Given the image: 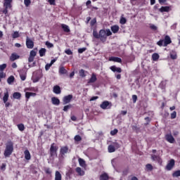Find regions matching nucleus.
I'll list each match as a JSON object with an SVG mask.
<instances>
[{
  "instance_id": "nucleus-1",
  "label": "nucleus",
  "mask_w": 180,
  "mask_h": 180,
  "mask_svg": "<svg viewBox=\"0 0 180 180\" xmlns=\"http://www.w3.org/2000/svg\"><path fill=\"white\" fill-rule=\"evenodd\" d=\"M13 153V143L12 141H8L6 145V149L4 150V155L6 158H8L12 155Z\"/></svg>"
},
{
  "instance_id": "nucleus-2",
  "label": "nucleus",
  "mask_w": 180,
  "mask_h": 180,
  "mask_svg": "<svg viewBox=\"0 0 180 180\" xmlns=\"http://www.w3.org/2000/svg\"><path fill=\"white\" fill-rule=\"evenodd\" d=\"M99 36H100V40H101V41H105L108 36H112V32L109 29L106 30H101L99 32Z\"/></svg>"
},
{
  "instance_id": "nucleus-3",
  "label": "nucleus",
  "mask_w": 180,
  "mask_h": 180,
  "mask_svg": "<svg viewBox=\"0 0 180 180\" xmlns=\"http://www.w3.org/2000/svg\"><path fill=\"white\" fill-rule=\"evenodd\" d=\"M174 167H175V160L174 159H172L168 162L165 169H167V171H171L172 168H174Z\"/></svg>"
},
{
  "instance_id": "nucleus-4",
  "label": "nucleus",
  "mask_w": 180,
  "mask_h": 180,
  "mask_svg": "<svg viewBox=\"0 0 180 180\" xmlns=\"http://www.w3.org/2000/svg\"><path fill=\"white\" fill-rule=\"evenodd\" d=\"M27 49H33L34 47V42L29 37L26 38Z\"/></svg>"
},
{
  "instance_id": "nucleus-5",
  "label": "nucleus",
  "mask_w": 180,
  "mask_h": 180,
  "mask_svg": "<svg viewBox=\"0 0 180 180\" xmlns=\"http://www.w3.org/2000/svg\"><path fill=\"white\" fill-rule=\"evenodd\" d=\"M57 150H58V148L56 146H54V143H52L50 148V154L51 157L57 155Z\"/></svg>"
},
{
  "instance_id": "nucleus-6",
  "label": "nucleus",
  "mask_w": 180,
  "mask_h": 180,
  "mask_svg": "<svg viewBox=\"0 0 180 180\" xmlns=\"http://www.w3.org/2000/svg\"><path fill=\"white\" fill-rule=\"evenodd\" d=\"M111 107H112V103H110V102L109 101H103L100 105V108L104 110L110 109Z\"/></svg>"
},
{
  "instance_id": "nucleus-7",
  "label": "nucleus",
  "mask_w": 180,
  "mask_h": 180,
  "mask_svg": "<svg viewBox=\"0 0 180 180\" xmlns=\"http://www.w3.org/2000/svg\"><path fill=\"white\" fill-rule=\"evenodd\" d=\"M165 139L167 140V141H168V143H170L171 144H174V143H175V139L174 138V136H172V134H166Z\"/></svg>"
},
{
  "instance_id": "nucleus-8",
  "label": "nucleus",
  "mask_w": 180,
  "mask_h": 180,
  "mask_svg": "<svg viewBox=\"0 0 180 180\" xmlns=\"http://www.w3.org/2000/svg\"><path fill=\"white\" fill-rule=\"evenodd\" d=\"M163 41H164L163 47H167L168 44H171V43H172V41H171V37H169V36L168 35H166L165 37V39H163Z\"/></svg>"
},
{
  "instance_id": "nucleus-9",
  "label": "nucleus",
  "mask_w": 180,
  "mask_h": 180,
  "mask_svg": "<svg viewBox=\"0 0 180 180\" xmlns=\"http://www.w3.org/2000/svg\"><path fill=\"white\" fill-rule=\"evenodd\" d=\"M71 99H72V95L69 94L65 96L63 98V105H67V103H70L71 102Z\"/></svg>"
},
{
  "instance_id": "nucleus-10",
  "label": "nucleus",
  "mask_w": 180,
  "mask_h": 180,
  "mask_svg": "<svg viewBox=\"0 0 180 180\" xmlns=\"http://www.w3.org/2000/svg\"><path fill=\"white\" fill-rule=\"evenodd\" d=\"M12 1L13 0H4V6L6 9H11L12 8Z\"/></svg>"
},
{
  "instance_id": "nucleus-11",
  "label": "nucleus",
  "mask_w": 180,
  "mask_h": 180,
  "mask_svg": "<svg viewBox=\"0 0 180 180\" xmlns=\"http://www.w3.org/2000/svg\"><path fill=\"white\" fill-rule=\"evenodd\" d=\"M19 58H20V56L16 53H13L10 56V61H15V60H19Z\"/></svg>"
},
{
  "instance_id": "nucleus-12",
  "label": "nucleus",
  "mask_w": 180,
  "mask_h": 180,
  "mask_svg": "<svg viewBox=\"0 0 180 180\" xmlns=\"http://www.w3.org/2000/svg\"><path fill=\"white\" fill-rule=\"evenodd\" d=\"M53 92L56 95H60V94H61V87H60V86L58 85L54 86L53 89Z\"/></svg>"
},
{
  "instance_id": "nucleus-13",
  "label": "nucleus",
  "mask_w": 180,
  "mask_h": 180,
  "mask_svg": "<svg viewBox=\"0 0 180 180\" xmlns=\"http://www.w3.org/2000/svg\"><path fill=\"white\" fill-rule=\"evenodd\" d=\"M51 103L53 105H55V106H58V105H60V99H58L57 97H52Z\"/></svg>"
},
{
  "instance_id": "nucleus-14",
  "label": "nucleus",
  "mask_w": 180,
  "mask_h": 180,
  "mask_svg": "<svg viewBox=\"0 0 180 180\" xmlns=\"http://www.w3.org/2000/svg\"><path fill=\"white\" fill-rule=\"evenodd\" d=\"M110 70H111V71H112V72H122V68H117L115 65H112L110 68Z\"/></svg>"
},
{
  "instance_id": "nucleus-15",
  "label": "nucleus",
  "mask_w": 180,
  "mask_h": 180,
  "mask_svg": "<svg viewBox=\"0 0 180 180\" xmlns=\"http://www.w3.org/2000/svg\"><path fill=\"white\" fill-rule=\"evenodd\" d=\"M68 151H69L68 147L63 146L60 148V153L61 155H65V154H67V153H68Z\"/></svg>"
},
{
  "instance_id": "nucleus-16",
  "label": "nucleus",
  "mask_w": 180,
  "mask_h": 180,
  "mask_svg": "<svg viewBox=\"0 0 180 180\" xmlns=\"http://www.w3.org/2000/svg\"><path fill=\"white\" fill-rule=\"evenodd\" d=\"M24 155L25 160H27V161H29L32 158V155H30V152H29V150H25L24 151Z\"/></svg>"
},
{
  "instance_id": "nucleus-17",
  "label": "nucleus",
  "mask_w": 180,
  "mask_h": 180,
  "mask_svg": "<svg viewBox=\"0 0 180 180\" xmlns=\"http://www.w3.org/2000/svg\"><path fill=\"white\" fill-rule=\"evenodd\" d=\"M96 79H97L96 75H95V73H93L91 75V77L89 80L88 83L89 84H94V82H96Z\"/></svg>"
},
{
  "instance_id": "nucleus-18",
  "label": "nucleus",
  "mask_w": 180,
  "mask_h": 180,
  "mask_svg": "<svg viewBox=\"0 0 180 180\" xmlns=\"http://www.w3.org/2000/svg\"><path fill=\"white\" fill-rule=\"evenodd\" d=\"M109 61H114V63H122V58L118 57H110Z\"/></svg>"
},
{
  "instance_id": "nucleus-19",
  "label": "nucleus",
  "mask_w": 180,
  "mask_h": 180,
  "mask_svg": "<svg viewBox=\"0 0 180 180\" xmlns=\"http://www.w3.org/2000/svg\"><path fill=\"white\" fill-rule=\"evenodd\" d=\"M76 172L80 176H84L85 175V172L81 169V167H77L76 168Z\"/></svg>"
},
{
  "instance_id": "nucleus-20",
  "label": "nucleus",
  "mask_w": 180,
  "mask_h": 180,
  "mask_svg": "<svg viewBox=\"0 0 180 180\" xmlns=\"http://www.w3.org/2000/svg\"><path fill=\"white\" fill-rule=\"evenodd\" d=\"M8 99H9V92H8V91H6L4 93V96L3 97L4 103H6V102H8Z\"/></svg>"
},
{
  "instance_id": "nucleus-21",
  "label": "nucleus",
  "mask_w": 180,
  "mask_h": 180,
  "mask_svg": "<svg viewBox=\"0 0 180 180\" xmlns=\"http://www.w3.org/2000/svg\"><path fill=\"white\" fill-rule=\"evenodd\" d=\"M63 179V176H61V173H60V172L56 171L55 172V180H62Z\"/></svg>"
},
{
  "instance_id": "nucleus-22",
  "label": "nucleus",
  "mask_w": 180,
  "mask_h": 180,
  "mask_svg": "<svg viewBox=\"0 0 180 180\" xmlns=\"http://www.w3.org/2000/svg\"><path fill=\"white\" fill-rule=\"evenodd\" d=\"M170 58H172V60H176V58H178V56L176 55V51H172L170 52Z\"/></svg>"
},
{
  "instance_id": "nucleus-23",
  "label": "nucleus",
  "mask_w": 180,
  "mask_h": 180,
  "mask_svg": "<svg viewBox=\"0 0 180 180\" xmlns=\"http://www.w3.org/2000/svg\"><path fill=\"white\" fill-rule=\"evenodd\" d=\"M79 164L80 167H82L83 168H85L86 167V164L85 163V160L81 158L78 159Z\"/></svg>"
},
{
  "instance_id": "nucleus-24",
  "label": "nucleus",
  "mask_w": 180,
  "mask_h": 180,
  "mask_svg": "<svg viewBox=\"0 0 180 180\" xmlns=\"http://www.w3.org/2000/svg\"><path fill=\"white\" fill-rule=\"evenodd\" d=\"M68 71L65 70V68L64 66H60L59 68V74H61V75H64V74H67Z\"/></svg>"
},
{
  "instance_id": "nucleus-25",
  "label": "nucleus",
  "mask_w": 180,
  "mask_h": 180,
  "mask_svg": "<svg viewBox=\"0 0 180 180\" xmlns=\"http://www.w3.org/2000/svg\"><path fill=\"white\" fill-rule=\"evenodd\" d=\"M13 98L14 99H20V98H22V94L20 92H15L13 94Z\"/></svg>"
},
{
  "instance_id": "nucleus-26",
  "label": "nucleus",
  "mask_w": 180,
  "mask_h": 180,
  "mask_svg": "<svg viewBox=\"0 0 180 180\" xmlns=\"http://www.w3.org/2000/svg\"><path fill=\"white\" fill-rule=\"evenodd\" d=\"M46 51H47V50H46V49L41 48L39 51V53L40 57H44V56H46Z\"/></svg>"
},
{
  "instance_id": "nucleus-27",
  "label": "nucleus",
  "mask_w": 180,
  "mask_h": 180,
  "mask_svg": "<svg viewBox=\"0 0 180 180\" xmlns=\"http://www.w3.org/2000/svg\"><path fill=\"white\" fill-rule=\"evenodd\" d=\"M159 11L160 12H169L170 8L169 6H162Z\"/></svg>"
},
{
  "instance_id": "nucleus-28",
  "label": "nucleus",
  "mask_w": 180,
  "mask_h": 180,
  "mask_svg": "<svg viewBox=\"0 0 180 180\" xmlns=\"http://www.w3.org/2000/svg\"><path fill=\"white\" fill-rule=\"evenodd\" d=\"M14 82H15V77H13V76H10L7 79V82H8V85H11L12 83Z\"/></svg>"
},
{
  "instance_id": "nucleus-29",
  "label": "nucleus",
  "mask_w": 180,
  "mask_h": 180,
  "mask_svg": "<svg viewBox=\"0 0 180 180\" xmlns=\"http://www.w3.org/2000/svg\"><path fill=\"white\" fill-rule=\"evenodd\" d=\"M61 26H62V29H63L64 32H65L66 33H69L70 27H68V25H67L65 24H63Z\"/></svg>"
},
{
  "instance_id": "nucleus-30",
  "label": "nucleus",
  "mask_w": 180,
  "mask_h": 180,
  "mask_svg": "<svg viewBox=\"0 0 180 180\" xmlns=\"http://www.w3.org/2000/svg\"><path fill=\"white\" fill-rule=\"evenodd\" d=\"M111 30L112 33H117L119 32V26L113 25L112 27H111Z\"/></svg>"
},
{
  "instance_id": "nucleus-31",
  "label": "nucleus",
  "mask_w": 180,
  "mask_h": 180,
  "mask_svg": "<svg viewBox=\"0 0 180 180\" xmlns=\"http://www.w3.org/2000/svg\"><path fill=\"white\" fill-rule=\"evenodd\" d=\"M30 96H36V93H32V92L25 93V97L27 98V99H29Z\"/></svg>"
},
{
  "instance_id": "nucleus-32",
  "label": "nucleus",
  "mask_w": 180,
  "mask_h": 180,
  "mask_svg": "<svg viewBox=\"0 0 180 180\" xmlns=\"http://www.w3.org/2000/svg\"><path fill=\"white\" fill-rule=\"evenodd\" d=\"M159 58L160 55H158V53H155L152 55V60H153V61H157Z\"/></svg>"
},
{
  "instance_id": "nucleus-33",
  "label": "nucleus",
  "mask_w": 180,
  "mask_h": 180,
  "mask_svg": "<svg viewBox=\"0 0 180 180\" xmlns=\"http://www.w3.org/2000/svg\"><path fill=\"white\" fill-rule=\"evenodd\" d=\"M108 153H115V151H116L115 146L112 145L108 146Z\"/></svg>"
},
{
  "instance_id": "nucleus-34",
  "label": "nucleus",
  "mask_w": 180,
  "mask_h": 180,
  "mask_svg": "<svg viewBox=\"0 0 180 180\" xmlns=\"http://www.w3.org/2000/svg\"><path fill=\"white\" fill-rule=\"evenodd\" d=\"M109 177L106 173H104L100 176V180H108Z\"/></svg>"
},
{
  "instance_id": "nucleus-35",
  "label": "nucleus",
  "mask_w": 180,
  "mask_h": 180,
  "mask_svg": "<svg viewBox=\"0 0 180 180\" xmlns=\"http://www.w3.org/2000/svg\"><path fill=\"white\" fill-rule=\"evenodd\" d=\"M173 178H178L180 176V170H176L172 174Z\"/></svg>"
},
{
  "instance_id": "nucleus-36",
  "label": "nucleus",
  "mask_w": 180,
  "mask_h": 180,
  "mask_svg": "<svg viewBox=\"0 0 180 180\" xmlns=\"http://www.w3.org/2000/svg\"><path fill=\"white\" fill-rule=\"evenodd\" d=\"M152 160L153 161H160L161 158H160V156L156 155H152Z\"/></svg>"
},
{
  "instance_id": "nucleus-37",
  "label": "nucleus",
  "mask_w": 180,
  "mask_h": 180,
  "mask_svg": "<svg viewBox=\"0 0 180 180\" xmlns=\"http://www.w3.org/2000/svg\"><path fill=\"white\" fill-rule=\"evenodd\" d=\"M45 44L48 49H53V47H54V44L49 41H46Z\"/></svg>"
},
{
  "instance_id": "nucleus-38",
  "label": "nucleus",
  "mask_w": 180,
  "mask_h": 180,
  "mask_svg": "<svg viewBox=\"0 0 180 180\" xmlns=\"http://www.w3.org/2000/svg\"><path fill=\"white\" fill-rule=\"evenodd\" d=\"M93 36H94V37H95V39H100V35L98 33V31H96L95 30H94V31H93Z\"/></svg>"
},
{
  "instance_id": "nucleus-39",
  "label": "nucleus",
  "mask_w": 180,
  "mask_h": 180,
  "mask_svg": "<svg viewBox=\"0 0 180 180\" xmlns=\"http://www.w3.org/2000/svg\"><path fill=\"white\" fill-rule=\"evenodd\" d=\"M17 126L20 131H23V130H25V125L23 124H19Z\"/></svg>"
},
{
  "instance_id": "nucleus-40",
  "label": "nucleus",
  "mask_w": 180,
  "mask_h": 180,
  "mask_svg": "<svg viewBox=\"0 0 180 180\" xmlns=\"http://www.w3.org/2000/svg\"><path fill=\"white\" fill-rule=\"evenodd\" d=\"M30 4H32L31 0H24V5L27 8L30 6Z\"/></svg>"
},
{
  "instance_id": "nucleus-41",
  "label": "nucleus",
  "mask_w": 180,
  "mask_h": 180,
  "mask_svg": "<svg viewBox=\"0 0 180 180\" xmlns=\"http://www.w3.org/2000/svg\"><path fill=\"white\" fill-rule=\"evenodd\" d=\"M12 37L13 39H18V37H19V32H14V33L12 34Z\"/></svg>"
},
{
  "instance_id": "nucleus-42",
  "label": "nucleus",
  "mask_w": 180,
  "mask_h": 180,
  "mask_svg": "<svg viewBox=\"0 0 180 180\" xmlns=\"http://www.w3.org/2000/svg\"><path fill=\"white\" fill-rule=\"evenodd\" d=\"M65 54H68V56H72V51L71 49H68L65 51Z\"/></svg>"
},
{
  "instance_id": "nucleus-43",
  "label": "nucleus",
  "mask_w": 180,
  "mask_h": 180,
  "mask_svg": "<svg viewBox=\"0 0 180 180\" xmlns=\"http://www.w3.org/2000/svg\"><path fill=\"white\" fill-rule=\"evenodd\" d=\"M146 167L148 171H153V165L151 164H147Z\"/></svg>"
},
{
  "instance_id": "nucleus-44",
  "label": "nucleus",
  "mask_w": 180,
  "mask_h": 180,
  "mask_svg": "<svg viewBox=\"0 0 180 180\" xmlns=\"http://www.w3.org/2000/svg\"><path fill=\"white\" fill-rule=\"evenodd\" d=\"M32 81L33 82H39V81H40V77L34 76L32 77Z\"/></svg>"
},
{
  "instance_id": "nucleus-45",
  "label": "nucleus",
  "mask_w": 180,
  "mask_h": 180,
  "mask_svg": "<svg viewBox=\"0 0 180 180\" xmlns=\"http://www.w3.org/2000/svg\"><path fill=\"white\" fill-rule=\"evenodd\" d=\"M118 131H119V130H117V129H115L114 130H112L110 131V134H111V136H115V134H117Z\"/></svg>"
},
{
  "instance_id": "nucleus-46",
  "label": "nucleus",
  "mask_w": 180,
  "mask_h": 180,
  "mask_svg": "<svg viewBox=\"0 0 180 180\" xmlns=\"http://www.w3.org/2000/svg\"><path fill=\"white\" fill-rule=\"evenodd\" d=\"M79 74L82 77H85V70H84L83 69L80 70Z\"/></svg>"
},
{
  "instance_id": "nucleus-47",
  "label": "nucleus",
  "mask_w": 180,
  "mask_h": 180,
  "mask_svg": "<svg viewBox=\"0 0 180 180\" xmlns=\"http://www.w3.org/2000/svg\"><path fill=\"white\" fill-rule=\"evenodd\" d=\"M158 46H160V47H162V46H164V40L160 39L159 41L157 42Z\"/></svg>"
},
{
  "instance_id": "nucleus-48",
  "label": "nucleus",
  "mask_w": 180,
  "mask_h": 180,
  "mask_svg": "<svg viewBox=\"0 0 180 180\" xmlns=\"http://www.w3.org/2000/svg\"><path fill=\"white\" fill-rule=\"evenodd\" d=\"M81 140H82V138H81V136L79 135H76L75 136V141H81Z\"/></svg>"
},
{
  "instance_id": "nucleus-49",
  "label": "nucleus",
  "mask_w": 180,
  "mask_h": 180,
  "mask_svg": "<svg viewBox=\"0 0 180 180\" xmlns=\"http://www.w3.org/2000/svg\"><path fill=\"white\" fill-rule=\"evenodd\" d=\"M86 51V48H80L78 49V53L79 54H82V53H84V51Z\"/></svg>"
},
{
  "instance_id": "nucleus-50",
  "label": "nucleus",
  "mask_w": 180,
  "mask_h": 180,
  "mask_svg": "<svg viewBox=\"0 0 180 180\" xmlns=\"http://www.w3.org/2000/svg\"><path fill=\"white\" fill-rule=\"evenodd\" d=\"M68 109H71V105H65V106H64V108H63L64 112H68Z\"/></svg>"
},
{
  "instance_id": "nucleus-51",
  "label": "nucleus",
  "mask_w": 180,
  "mask_h": 180,
  "mask_svg": "<svg viewBox=\"0 0 180 180\" xmlns=\"http://www.w3.org/2000/svg\"><path fill=\"white\" fill-rule=\"evenodd\" d=\"M37 54V52L36 51L34 50H32L30 52V56H31V57H34L36 56Z\"/></svg>"
},
{
  "instance_id": "nucleus-52",
  "label": "nucleus",
  "mask_w": 180,
  "mask_h": 180,
  "mask_svg": "<svg viewBox=\"0 0 180 180\" xmlns=\"http://www.w3.org/2000/svg\"><path fill=\"white\" fill-rule=\"evenodd\" d=\"M51 65H53L51 64V63H47V64L45 65V70H46V71H49V70H50V68L51 67Z\"/></svg>"
},
{
  "instance_id": "nucleus-53",
  "label": "nucleus",
  "mask_w": 180,
  "mask_h": 180,
  "mask_svg": "<svg viewBox=\"0 0 180 180\" xmlns=\"http://www.w3.org/2000/svg\"><path fill=\"white\" fill-rule=\"evenodd\" d=\"M126 22H127L126 18H121L120 21V23H121V25H125Z\"/></svg>"
},
{
  "instance_id": "nucleus-54",
  "label": "nucleus",
  "mask_w": 180,
  "mask_h": 180,
  "mask_svg": "<svg viewBox=\"0 0 180 180\" xmlns=\"http://www.w3.org/2000/svg\"><path fill=\"white\" fill-rule=\"evenodd\" d=\"M5 68H6V64H2L0 65V71H4V70H5Z\"/></svg>"
},
{
  "instance_id": "nucleus-55",
  "label": "nucleus",
  "mask_w": 180,
  "mask_h": 180,
  "mask_svg": "<svg viewBox=\"0 0 180 180\" xmlns=\"http://www.w3.org/2000/svg\"><path fill=\"white\" fill-rule=\"evenodd\" d=\"M20 77L22 81H25L26 79V75H22V73H20Z\"/></svg>"
},
{
  "instance_id": "nucleus-56",
  "label": "nucleus",
  "mask_w": 180,
  "mask_h": 180,
  "mask_svg": "<svg viewBox=\"0 0 180 180\" xmlns=\"http://www.w3.org/2000/svg\"><path fill=\"white\" fill-rule=\"evenodd\" d=\"M33 61H34V56H31L30 55L29 58H28V62L29 63H33Z\"/></svg>"
},
{
  "instance_id": "nucleus-57",
  "label": "nucleus",
  "mask_w": 180,
  "mask_h": 180,
  "mask_svg": "<svg viewBox=\"0 0 180 180\" xmlns=\"http://www.w3.org/2000/svg\"><path fill=\"white\" fill-rule=\"evenodd\" d=\"M6 77V74L4 73V71L0 70V78H5Z\"/></svg>"
},
{
  "instance_id": "nucleus-58",
  "label": "nucleus",
  "mask_w": 180,
  "mask_h": 180,
  "mask_svg": "<svg viewBox=\"0 0 180 180\" xmlns=\"http://www.w3.org/2000/svg\"><path fill=\"white\" fill-rule=\"evenodd\" d=\"M175 117H176V112L174 111L172 114H171V118L172 119H175Z\"/></svg>"
},
{
  "instance_id": "nucleus-59",
  "label": "nucleus",
  "mask_w": 180,
  "mask_h": 180,
  "mask_svg": "<svg viewBox=\"0 0 180 180\" xmlns=\"http://www.w3.org/2000/svg\"><path fill=\"white\" fill-rule=\"evenodd\" d=\"M1 169L2 171H5V169H6V164L3 163V164L1 165Z\"/></svg>"
},
{
  "instance_id": "nucleus-60",
  "label": "nucleus",
  "mask_w": 180,
  "mask_h": 180,
  "mask_svg": "<svg viewBox=\"0 0 180 180\" xmlns=\"http://www.w3.org/2000/svg\"><path fill=\"white\" fill-rule=\"evenodd\" d=\"M132 100L134 103H136V102H137V96L136 95H133L132 96Z\"/></svg>"
},
{
  "instance_id": "nucleus-61",
  "label": "nucleus",
  "mask_w": 180,
  "mask_h": 180,
  "mask_svg": "<svg viewBox=\"0 0 180 180\" xmlns=\"http://www.w3.org/2000/svg\"><path fill=\"white\" fill-rule=\"evenodd\" d=\"M96 23V19L94 18V19H93V20L91 21L90 25H91V26H94Z\"/></svg>"
},
{
  "instance_id": "nucleus-62",
  "label": "nucleus",
  "mask_w": 180,
  "mask_h": 180,
  "mask_svg": "<svg viewBox=\"0 0 180 180\" xmlns=\"http://www.w3.org/2000/svg\"><path fill=\"white\" fill-rule=\"evenodd\" d=\"M48 2L50 5H56V0H49Z\"/></svg>"
},
{
  "instance_id": "nucleus-63",
  "label": "nucleus",
  "mask_w": 180,
  "mask_h": 180,
  "mask_svg": "<svg viewBox=\"0 0 180 180\" xmlns=\"http://www.w3.org/2000/svg\"><path fill=\"white\" fill-rule=\"evenodd\" d=\"M150 29H151L152 30H157V29H158L157 26H155V25H151L150 26Z\"/></svg>"
},
{
  "instance_id": "nucleus-64",
  "label": "nucleus",
  "mask_w": 180,
  "mask_h": 180,
  "mask_svg": "<svg viewBox=\"0 0 180 180\" xmlns=\"http://www.w3.org/2000/svg\"><path fill=\"white\" fill-rule=\"evenodd\" d=\"M45 172H46V174H51V170L50 169V168H46L45 169Z\"/></svg>"
}]
</instances>
